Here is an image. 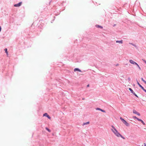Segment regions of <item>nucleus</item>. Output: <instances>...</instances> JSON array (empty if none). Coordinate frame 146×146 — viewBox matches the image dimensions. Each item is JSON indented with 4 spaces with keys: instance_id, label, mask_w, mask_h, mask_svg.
<instances>
[{
    "instance_id": "obj_2",
    "label": "nucleus",
    "mask_w": 146,
    "mask_h": 146,
    "mask_svg": "<svg viewBox=\"0 0 146 146\" xmlns=\"http://www.w3.org/2000/svg\"><path fill=\"white\" fill-rule=\"evenodd\" d=\"M121 120L123 122V123L127 126H129V124L125 120L123 119L121 117H120V118Z\"/></svg>"
},
{
    "instance_id": "obj_24",
    "label": "nucleus",
    "mask_w": 146,
    "mask_h": 146,
    "mask_svg": "<svg viewBox=\"0 0 146 146\" xmlns=\"http://www.w3.org/2000/svg\"><path fill=\"white\" fill-rule=\"evenodd\" d=\"M128 80H129V81L130 80V79L129 78H128Z\"/></svg>"
},
{
    "instance_id": "obj_1",
    "label": "nucleus",
    "mask_w": 146,
    "mask_h": 146,
    "mask_svg": "<svg viewBox=\"0 0 146 146\" xmlns=\"http://www.w3.org/2000/svg\"><path fill=\"white\" fill-rule=\"evenodd\" d=\"M111 127L112 128L111 129V130L112 132L116 136L119 137V136L120 135V134L118 131L113 126L111 125Z\"/></svg>"
},
{
    "instance_id": "obj_18",
    "label": "nucleus",
    "mask_w": 146,
    "mask_h": 146,
    "mask_svg": "<svg viewBox=\"0 0 146 146\" xmlns=\"http://www.w3.org/2000/svg\"><path fill=\"white\" fill-rule=\"evenodd\" d=\"M4 50L5 51V52L6 53L7 55H8V52L7 51V48H5Z\"/></svg>"
},
{
    "instance_id": "obj_16",
    "label": "nucleus",
    "mask_w": 146,
    "mask_h": 146,
    "mask_svg": "<svg viewBox=\"0 0 146 146\" xmlns=\"http://www.w3.org/2000/svg\"><path fill=\"white\" fill-rule=\"evenodd\" d=\"M129 44H131L133 46H134L135 47H137V46L135 44H133L132 43H129Z\"/></svg>"
},
{
    "instance_id": "obj_26",
    "label": "nucleus",
    "mask_w": 146,
    "mask_h": 146,
    "mask_svg": "<svg viewBox=\"0 0 146 146\" xmlns=\"http://www.w3.org/2000/svg\"><path fill=\"white\" fill-rule=\"evenodd\" d=\"M1 26H0V32L1 31Z\"/></svg>"
},
{
    "instance_id": "obj_17",
    "label": "nucleus",
    "mask_w": 146,
    "mask_h": 146,
    "mask_svg": "<svg viewBox=\"0 0 146 146\" xmlns=\"http://www.w3.org/2000/svg\"><path fill=\"white\" fill-rule=\"evenodd\" d=\"M141 79L146 84V81L143 79V78H141Z\"/></svg>"
},
{
    "instance_id": "obj_7",
    "label": "nucleus",
    "mask_w": 146,
    "mask_h": 146,
    "mask_svg": "<svg viewBox=\"0 0 146 146\" xmlns=\"http://www.w3.org/2000/svg\"><path fill=\"white\" fill-rule=\"evenodd\" d=\"M96 110H100L101 111H102V112H105L106 111L105 110H103L99 108H96Z\"/></svg>"
},
{
    "instance_id": "obj_27",
    "label": "nucleus",
    "mask_w": 146,
    "mask_h": 146,
    "mask_svg": "<svg viewBox=\"0 0 146 146\" xmlns=\"http://www.w3.org/2000/svg\"><path fill=\"white\" fill-rule=\"evenodd\" d=\"M89 86V84H88L87 85V87H88Z\"/></svg>"
},
{
    "instance_id": "obj_15",
    "label": "nucleus",
    "mask_w": 146,
    "mask_h": 146,
    "mask_svg": "<svg viewBox=\"0 0 146 146\" xmlns=\"http://www.w3.org/2000/svg\"><path fill=\"white\" fill-rule=\"evenodd\" d=\"M133 118H134V119H137V120H138V119H139V118H138L137 117H136L135 116H133Z\"/></svg>"
},
{
    "instance_id": "obj_12",
    "label": "nucleus",
    "mask_w": 146,
    "mask_h": 146,
    "mask_svg": "<svg viewBox=\"0 0 146 146\" xmlns=\"http://www.w3.org/2000/svg\"><path fill=\"white\" fill-rule=\"evenodd\" d=\"M90 123V122L89 121L85 123H84L83 124V125H87L89 124Z\"/></svg>"
},
{
    "instance_id": "obj_29",
    "label": "nucleus",
    "mask_w": 146,
    "mask_h": 146,
    "mask_svg": "<svg viewBox=\"0 0 146 146\" xmlns=\"http://www.w3.org/2000/svg\"><path fill=\"white\" fill-rule=\"evenodd\" d=\"M119 65V64H117L116 65V66H118Z\"/></svg>"
},
{
    "instance_id": "obj_21",
    "label": "nucleus",
    "mask_w": 146,
    "mask_h": 146,
    "mask_svg": "<svg viewBox=\"0 0 146 146\" xmlns=\"http://www.w3.org/2000/svg\"><path fill=\"white\" fill-rule=\"evenodd\" d=\"M134 95H135L136 97H137V98H138V96L137 95V94H135V93L134 92V93L133 94Z\"/></svg>"
},
{
    "instance_id": "obj_8",
    "label": "nucleus",
    "mask_w": 146,
    "mask_h": 146,
    "mask_svg": "<svg viewBox=\"0 0 146 146\" xmlns=\"http://www.w3.org/2000/svg\"><path fill=\"white\" fill-rule=\"evenodd\" d=\"M116 43H118L119 44H122L123 43V41L122 40H116Z\"/></svg>"
},
{
    "instance_id": "obj_5",
    "label": "nucleus",
    "mask_w": 146,
    "mask_h": 146,
    "mask_svg": "<svg viewBox=\"0 0 146 146\" xmlns=\"http://www.w3.org/2000/svg\"><path fill=\"white\" fill-rule=\"evenodd\" d=\"M22 4V2H20L19 3H18L14 5V6L15 7H19Z\"/></svg>"
},
{
    "instance_id": "obj_4",
    "label": "nucleus",
    "mask_w": 146,
    "mask_h": 146,
    "mask_svg": "<svg viewBox=\"0 0 146 146\" xmlns=\"http://www.w3.org/2000/svg\"><path fill=\"white\" fill-rule=\"evenodd\" d=\"M133 113H134L135 114L139 116H140V113L137 112L136 110H133Z\"/></svg>"
},
{
    "instance_id": "obj_19",
    "label": "nucleus",
    "mask_w": 146,
    "mask_h": 146,
    "mask_svg": "<svg viewBox=\"0 0 146 146\" xmlns=\"http://www.w3.org/2000/svg\"><path fill=\"white\" fill-rule=\"evenodd\" d=\"M120 136H119V137H121L123 139H125V138L124 137H123L121 134H120Z\"/></svg>"
},
{
    "instance_id": "obj_14",
    "label": "nucleus",
    "mask_w": 146,
    "mask_h": 146,
    "mask_svg": "<svg viewBox=\"0 0 146 146\" xmlns=\"http://www.w3.org/2000/svg\"><path fill=\"white\" fill-rule=\"evenodd\" d=\"M45 129L46 130L48 131L49 132H51V130H50L48 128L46 127L45 128Z\"/></svg>"
},
{
    "instance_id": "obj_6",
    "label": "nucleus",
    "mask_w": 146,
    "mask_h": 146,
    "mask_svg": "<svg viewBox=\"0 0 146 146\" xmlns=\"http://www.w3.org/2000/svg\"><path fill=\"white\" fill-rule=\"evenodd\" d=\"M43 116H46L49 119H51L50 117L47 114V113H45L43 114Z\"/></svg>"
},
{
    "instance_id": "obj_3",
    "label": "nucleus",
    "mask_w": 146,
    "mask_h": 146,
    "mask_svg": "<svg viewBox=\"0 0 146 146\" xmlns=\"http://www.w3.org/2000/svg\"><path fill=\"white\" fill-rule=\"evenodd\" d=\"M129 62L131 64H134V65H136L137 64V63H136L135 62L133 61L132 60H129Z\"/></svg>"
},
{
    "instance_id": "obj_23",
    "label": "nucleus",
    "mask_w": 146,
    "mask_h": 146,
    "mask_svg": "<svg viewBox=\"0 0 146 146\" xmlns=\"http://www.w3.org/2000/svg\"><path fill=\"white\" fill-rule=\"evenodd\" d=\"M144 92H146V90L145 89L143 88V89H142Z\"/></svg>"
},
{
    "instance_id": "obj_25",
    "label": "nucleus",
    "mask_w": 146,
    "mask_h": 146,
    "mask_svg": "<svg viewBox=\"0 0 146 146\" xmlns=\"http://www.w3.org/2000/svg\"><path fill=\"white\" fill-rule=\"evenodd\" d=\"M144 146H146V143H144Z\"/></svg>"
},
{
    "instance_id": "obj_22",
    "label": "nucleus",
    "mask_w": 146,
    "mask_h": 146,
    "mask_svg": "<svg viewBox=\"0 0 146 146\" xmlns=\"http://www.w3.org/2000/svg\"><path fill=\"white\" fill-rule=\"evenodd\" d=\"M97 27H99V28H102V29L103 28V27L102 26H101L99 25H98Z\"/></svg>"
},
{
    "instance_id": "obj_13",
    "label": "nucleus",
    "mask_w": 146,
    "mask_h": 146,
    "mask_svg": "<svg viewBox=\"0 0 146 146\" xmlns=\"http://www.w3.org/2000/svg\"><path fill=\"white\" fill-rule=\"evenodd\" d=\"M129 90L133 94L134 92L133 91V90L130 88H129Z\"/></svg>"
},
{
    "instance_id": "obj_20",
    "label": "nucleus",
    "mask_w": 146,
    "mask_h": 146,
    "mask_svg": "<svg viewBox=\"0 0 146 146\" xmlns=\"http://www.w3.org/2000/svg\"><path fill=\"white\" fill-rule=\"evenodd\" d=\"M136 65L137 66V67H138V68H139V70H141V68L140 67V66H139V65L137 64H136Z\"/></svg>"
},
{
    "instance_id": "obj_11",
    "label": "nucleus",
    "mask_w": 146,
    "mask_h": 146,
    "mask_svg": "<svg viewBox=\"0 0 146 146\" xmlns=\"http://www.w3.org/2000/svg\"><path fill=\"white\" fill-rule=\"evenodd\" d=\"M137 83L139 86L142 89L143 88V87L137 81Z\"/></svg>"
},
{
    "instance_id": "obj_10",
    "label": "nucleus",
    "mask_w": 146,
    "mask_h": 146,
    "mask_svg": "<svg viewBox=\"0 0 146 146\" xmlns=\"http://www.w3.org/2000/svg\"><path fill=\"white\" fill-rule=\"evenodd\" d=\"M74 71L75 72H76L77 71H78L79 72H81V70L79 69H78V68H75L74 69Z\"/></svg>"
},
{
    "instance_id": "obj_28",
    "label": "nucleus",
    "mask_w": 146,
    "mask_h": 146,
    "mask_svg": "<svg viewBox=\"0 0 146 146\" xmlns=\"http://www.w3.org/2000/svg\"><path fill=\"white\" fill-rule=\"evenodd\" d=\"M145 62L146 64V61L145 60H143Z\"/></svg>"
},
{
    "instance_id": "obj_9",
    "label": "nucleus",
    "mask_w": 146,
    "mask_h": 146,
    "mask_svg": "<svg viewBox=\"0 0 146 146\" xmlns=\"http://www.w3.org/2000/svg\"><path fill=\"white\" fill-rule=\"evenodd\" d=\"M138 121H141V122L143 125H145V123L144 122V121L142 119H138Z\"/></svg>"
}]
</instances>
